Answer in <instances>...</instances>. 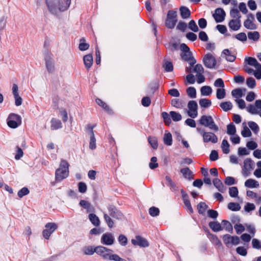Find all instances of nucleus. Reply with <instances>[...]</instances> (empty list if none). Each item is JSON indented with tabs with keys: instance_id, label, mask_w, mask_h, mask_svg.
Returning <instances> with one entry per match:
<instances>
[{
	"instance_id": "nucleus-1",
	"label": "nucleus",
	"mask_w": 261,
	"mask_h": 261,
	"mask_svg": "<svg viewBox=\"0 0 261 261\" xmlns=\"http://www.w3.org/2000/svg\"><path fill=\"white\" fill-rule=\"evenodd\" d=\"M46 4L49 12L58 14L67 10L71 0H46Z\"/></svg>"
},
{
	"instance_id": "nucleus-2",
	"label": "nucleus",
	"mask_w": 261,
	"mask_h": 261,
	"mask_svg": "<svg viewBox=\"0 0 261 261\" xmlns=\"http://www.w3.org/2000/svg\"><path fill=\"white\" fill-rule=\"evenodd\" d=\"M245 61L248 65L244 67V71L249 74H253L258 80L261 79V64H260L256 59L252 57L245 58Z\"/></svg>"
},
{
	"instance_id": "nucleus-3",
	"label": "nucleus",
	"mask_w": 261,
	"mask_h": 261,
	"mask_svg": "<svg viewBox=\"0 0 261 261\" xmlns=\"http://www.w3.org/2000/svg\"><path fill=\"white\" fill-rule=\"evenodd\" d=\"M69 164L64 160H62L59 168L55 172V179L57 182H60L69 175Z\"/></svg>"
},
{
	"instance_id": "nucleus-4",
	"label": "nucleus",
	"mask_w": 261,
	"mask_h": 261,
	"mask_svg": "<svg viewBox=\"0 0 261 261\" xmlns=\"http://www.w3.org/2000/svg\"><path fill=\"white\" fill-rule=\"evenodd\" d=\"M199 123L215 132H217L219 130V128L215 124L213 118L210 115H202L199 120Z\"/></svg>"
},
{
	"instance_id": "nucleus-5",
	"label": "nucleus",
	"mask_w": 261,
	"mask_h": 261,
	"mask_svg": "<svg viewBox=\"0 0 261 261\" xmlns=\"http://www.w3.org/2000/svg\"><path fill=\"white\" fill-rule=\"evenodd\" d=\"M7 121L10 127L16 128L21 124V118L19 115H9Z\"/></svg>"
},
{
	"instance_id": "nucleus-6",
	"label": "nucleus",
	"mask_w": 261,
	"mask_h": 261,
	"mask_svg": "<svg viewBox=\"0 0 261 261\" xmlns=\"http://www.w3.org/2000/svg\"><path fill=\"white\" fill-rule=\"evenodd\" d=\"M44 58L46 67L48 72L49 73L54 72L55 71V66L53 55L51 53L47 52L45 54Z\"/></svg>"
},
{
	"instance_id": "nucleus-7",
	"label": "nucleus",
	"mask_w": 261,
	"mask_h": 261,
	"mask_svg": "<svg viewBox=\"0 0 261 261\" xmlns=\"http://www.w3.org/2000/svg\"><path fill=\"white\" fill-rule=\"evenodd\" d=\"M203 61L204 65L208 68H214L217 65L216 58L210 53L207 54L204 56Z\"/></svg>"
},
{
	"instance_id": "nucleus-8",
	"label": "nucleus",
	"mask_w": 261,
	"mask_h": 261,
	"mask_svg": "<svg viewBox=\"0 0 261 261\" xmlns=\"http://www.w3.org/2000/svg\"><path fill=\"white\" fill-rule=\"evenodd\" d=\"M45 227L42 232V235L45 239H49L51 234L53 233L58 228L57 225L55 223H47L45 224Z\"/></svg>"
},
{
	"instance_id": "nucleus-9",
	"label": "nucleus",
	"mask_w": 261,
	"mask_h": 261,
	"mask_svg": "<svg viewBox=\"0 0 261 261\" xmlns=\"http://www.w3.org/2000/svg\"><path fill=\"white\" fill-rule=\"evenodd\" d=\"M253 165L254 163L251 159L247 158L244 160L242 169V174L244 176H249L251 171L253 169Z\"/></svg>"
},
{
	"instance_id": "nucleus-10",
	"label": "nucleus",
	"mask_w": 261,
	"mask_h": 261,
	"mask_svg": "<svg viewBox=\"0 0 261 261\" xmlns=\"http://www.w3.org/2000/svg\"><path fill=\"white\" fill-rule=\"evenodd\" d=\"M246 110L248 113L257 114H261V100H256L254 105H249L246 107Z\"/></svg>"
},
{
	"instance_id": "nucleus-11",
	"label": "nucleus",
	"mask_w": 261,
	"mask_h": 261,
	"mask_svg": "<svg viewBox=\"0 0 261 261\" xmlns=\"http://www.w3.org/2000/svg\"><path fill=\"white\" fill-rule=\"evenodd\" d=\"M176 13L173 11H169L167 14L166 25L169 29H173L176 22Z\"/></svg>"
},
{
	"instance_id": "nucleus-12",
	"label": "nucleus",
	"mask_w": 261,
	"mask_h": 261,
	"mask_svg": "<svg viewBox=\"0 0 261 261\" xmlns=\"http://www.w3.org/2000/svg\"><path fill=\"white\" fill-rule=\"evenodd\" d=\"M108 210L109 215L113 218L119 220L122 219L123 216L122 213L119 210H117L115 206L110 205L108 207Z\"/></svg>"
},
{
	"instance_id": "nucleus-13",
	"label": "nucleus",
	"mask_w": 261,
	"mask_h": 261,
	"mask_svg": "<svg viewBox=\"0 0 261 261\" xmlns=\"http://www.w3.org/2000/svg\"><path fill=\"white\" fill-rule=\"evenodd\" d=\"M131 242L134 245H137L141 247H147L149 246L148 241L140 236H136L135 239H132Z\"/></svg>"
},
{
	"instance_id": "nucleus-14",
	"label": "nucleus",
	"mask_w": 261,
	"mask_h": 261,
	"mask_svg": "<svg viewBox=\"0 0 261 261\" xmlns=\"http://www.w3.org/2000/svg\"><path fill=\"white\" fill-rule=\"evenodd\" d=\"M110 251H112V250L103 246H100L96 247V253L102 256V257L105 259H109L110 255Z\"/></svg>"
},
{
	"instance_id": "nucleus-15",
	"label": "nucleus",
	"mask_w": 261,
	"mask_h": 261,
	"mask_svg": "<svg viewBox=\"0 0 261 261\" xmlns=\"http://www.w3.org/2000/svg\"><path fill=\"white\" fill-rule=\"evenodd\" d=\"M202 136L203 142L205 143L211 142L213 143H216L218 142V138L213 133L204 132Z\"/></svg>"
},
{
	"instance_id": "nucleus-16",
	"label": "nucleus",
	"mask_w": 261,
	"mask_h": 261,
	"mask_svg": "<svg viewBox=\"0 0 261 261\" xmlns=\"http://www.w3.org/2000/svg\"><path fill=\"white\" fill-rule=\"evenodd\" d=\"M180 193L181 194L182 199L183 200V202L186 206L187 208L188 211H189L190 213H193V210L191 206L190 201L188 195L187 194V193L183 190L181 189L180 190Z\"/></svg>"
},
{
	"instance_id": "nucleus-17",
	"label": "nucleus",
	"mask_w": 261,
	"mask_h": 261,
	"mask_svg": "<svg viewBox=\"0 0 261 261\" xmlns=\"http://www.w3.org/2000/svg\"><path fill=\"white\" fill-rule=\"evenodd\" d=\"M180 56L182 60L189 62L191 66H192L196 63V60L192 57V54L190 51L182 52L180 54Z\"/></svg>"
},
{
	"instance_id": "nucleus-18",
	"label": "nucleus",
	"mask_w": 261,
	"mask_h": 261,
	"mask_svg": "<svg viewBox=\"0 0 261 261\" xmlns=\"http://www.w3.org/2000/svg\"><path fill=\"white\" fill-rule=\"evenodd\" d=\"M225 13L221 8H217L215 10L213 17L217 22H220L224 20Z\"/></svg>"
},
{
	"instance_id": "nucleus-19",
	"label": "nucleus",
	"mask_w": 261,
	"mask_h": 261,
	"mask_svg": "<svg viewBox=\"0 0 261 261\" xmlns=\"http://www.w3.org/2000/svg\"><path fill=\"white\" fill-rule=\"evenodd\" d=\"M114 242V238L111 233L103 234L101 239V243L106 245H111Z\"/></svg>"
},
{
	"instance_id": "nucleus-20",
	"label": "nucleus",
	"mask_w": 261,
	"mask_h": 261,
	"mask_svg": "<svg viewBox=\"0 0 261 261\" xmlns=\"http://www.w3.org/2000/svg\"><path fill=\"white\" fill-rule=\"evenodd\" d=\"M188 114H197L198 105L197 102L194 100H191L188 102Z\"/></svg>"
},
{
	"instance_id": "nucleus-21",
	"label": "nucleus",
	"mask_w": 261,
	"mask_h": 261,
	"mask_svg": "<svg viewBox=\"0 0 261 261\" xmlns=\"http://www.w3.org/2000/svg\"><path fill=\"white\" fill-rule=\"evenodd\" d=\"M228 26L231 30L238 31L241 26V20L236 19H232L229 21Z\"/></svg>"
},
{
	"instance_id": "nucleus-22",
	"label": "nucleus",
	"mask_w": 261,
	"mask_h": 261,
	"mask_svg": "<svg viewBox=\"0 0 261 261\" xmlns=\"http://www.w3.org/2000/svg\"><path fill=\"white\" fill-rule=\"evenodd\" d=\"M209 227L214 232H218L223 229V227L218 221H211L208 223Z\"/></svg>"
},
{
	"instance_id": "nucleus-23",
	"label": "nucleus",
	"mask_w": 261,
	"mask_h": 261,
	"mask_svg": "<svg viewBox=\"0 0 261 261\" xmlns=\"http://www.w3.org/2000/svg\"><path fill=\"white\" fill-rule=\"evenodd\" d=\"M180 173L182 174L185 178L189 180H191L193 179V172L188 167L181 169Z\"/></svg>"
},
{
	"instance_id": "nucleus-24",
	"label": "nucleus",
	"mask_w": 261,
	"mask_h": 261,
	"mask_svg": "<svg viewBox=\"0 0 261 261\" xmlns=\"http://www.w3.org/2000/svg\"><path fill=\"white\" fill-rule=\"evenodd\" d=\"M84 65L87 69H89L93 65V57L91 54L85 56L83 58Z\"/></svg>"
},
{
	"instance_id": "nucleus-25",
	"label": "nucleus",
	"mask_w": 261,
	"mask_h": 261,
	"mask_svg": "<svg viewBox=\"0 0 261 261\" xmlns=\"http://www.w3.org/2000/svg\"><path fill=\"white\" fill-rule=\"evenodd\" d=\"M214 186L217 189V190L221 192L224 193L226 190V188L224 186L222 182L220 179L216 178L213 179V181Z\"/></svg>"
},
{
	"instance_id": "nucleus-26",
	"label": "nucleus",
	"mask_w": 261,
	"mask_h": 261,
	"mask_svg": "<svg viewBox=\"0 0 261 261\" xmlns=\"http://www.w3.org/2000/svg\"><path fill=\"white\" fill-rule=\"evenodd\" d=\"M221 56L229 62H233L236 58V56L232 55L227 49H225L223 51Z\"/></svg>"
},
{
	"instance_id": "nucleus-27",
	"label": "nucleus",
	"mask_w": 261,
	"mask_h": 261,
	"mask_svg": "<svg viewBox=\"0 0 261 261\" xmlns=\"http://www.w3.org/2000/svg\"><path fill=\"white\" fill-rule=\"evenodd\" d=\"M245 186L249 188H257L259 187V183L256 180L250 178L246 180Z\"/></svg>"
},
{
	"instance_id": "nucleus-28",
	"label": "nucleus",
	"mask_w": 261,
	"mask_h": 261,
	"mask_svg": "<svg viewBox=\"0 0 261 261\" xmlns=\"http://www.w3.org/2000/svg\"><path fill=\"white\" fill-rule=\"evenodd\" d=\"M221 226L225 229V230L230 233H232L233 227L231 224L226 220H223L221 222Z\"/></svg>"
},
{
	"instance_id": "nucleus-29",
	"label": "nucleus",
	"mask_w": 261,
	"mask_h": 261,
	"mask_svg": "<svg viewBox=\"0 0 261 261\" xmlns=\"http://www.w3.org/2000/svg\"><path fill=\"white\" fill-rule=\"evenodd\" d=\"M62 127V123L60 120L53 118L51 120V129L53 130L58 129Z\"/></svg>"
},
{
	"instance_id": "nucleus-30",
	"label": "nucleus",
	"mask_w": 261,
	"mask_h": 261,
	"mask_svg": "<svg viewBox=\"0 0 261 261\" xmlns=\"http://www.w3.org/2000/svg\"><path fill=\"white\" fill-rule=\"evenodd\" d=\"M89 219L91 222L95 226H98L100 224V220L98 217L94 214H90Z\"/></svg>"
},
{
	"instance_id": "nucleus-31",
	"label": "nucleus",
	"mask_w": 261,
	"mask_h": 261,
	"mask_svg": "<svg viewBox=\"0 0 261 261\" xmlns=\"http://www.w3.org/2000/svg\"><path fill=\"white\" fill-rule=\"evenodd\" d=\"M221 108L225 112H227L232 108V103L230 101H225L220 104Z\"/></svg>"
},
{
	"instance_id": "nucleus-32",
	"label": "nucleus",
	"mask_w": 261,
	"mask_h": 261,
	"mask_svg": "<svg viewBox=\"0 0 261 261\" xmlns=\"http://www.w3.org/2000/svg\"><path fill=\"white\" fill-rule=\"evenodd\" d=\"M212 89L210 86H204L201 88L200 92L202 95L208 96L212 93Z\"/></svg>"
},
{
	"instance_id": "nucleus-33",
	"label": "nucleus",
	"mask_w": 261,
	"mask_h": 261,
	"mask_svg": "<svg viewBox=\"0 0 261 261\" xmlns=\"http://www.w3.org/2000/svg\"><path fill=\"white\" fill-rule=\"evenodd\" d=\"M148 141L153 149H156L158 148V140L155 137L149 136Z\"/></svg>"
},
{
	"instance_id": "nucleus-34",
	"label": "nucleus",
	"mask_w": 261,
	"mask_h": 261,
	"mask_svg": "<svg viewBox=\"0 0 261 261\" xmlns=\"http://www.w3.org/2000/svg\"><path fill=\"white\" fill-rule=\"evenodd\" d=\"M244 25L245 27L248 29L255 30L256 29V24L252 20L249 19H247L244 21Z\"/></svg>"
},
{
	"instance_id": "nucleus-35",
	"label": "nucleus",
	"mask_w": 261,
	"mask_h": 261,
	"mask_svg": "<svg viewBox=\"0 0 261 261\" xmlns=\"http://www.w3.org/2000/svg\"><path fill=\"white\" fill-rule=\"evenodd\" d=\"M229 146L228 141L226 139H224L222 142L221 148L224 154L229 153L230 152Z\"/></svg>"
},
{
	"instance_id": "nucleus-36",
	"label": "nucleus",
	"mask_w": 261,
	"mask_h": 261,
	"mask_svg": "<svg viewBox=\"0 0 261 261\" xmlns=\"http://www.w3.org/2000/svg\"><path fill=\"white\" fill-rule=\"evenodd\" d=\"M164 143L165 144L170 146L172 144V137L170 133H166L164 137Z\"/></svg>"
},
{
	"instance_id": "nucleus-37",
	"label": "nucleus",
	"mask_w": 261,
	"mask_h": 261,
	"mask_svg": "<svg viewBox=\"0 0 261 261\" xmlns=\"http://www.w3.org/2000/svg\"><path fill=\"white\" fill-rule=\"evenodd\" d=\"M207 231H209L208 230H207ZM208 236L214 245L217 246L222 245L220 241L216 235L211 233L210 232H208Z\"/></svg>"
},
{
	"instance_id": "nucleus-38",
	"label": "nucleus",
	"mask_w": 261,
	"mask_h": 261,
	"mask_svg": "<svg viewBox=\"0 0 261 261\" xmlns=\"http://www.w3.org/2000/svg\"><path fill=\"white\" fill-rule=\"evenodd\" d=\"M231 94L236 99H239L243 95V90L240 88L235 89L231 91Z\"/></svg>"
},
{
	"instance_id": "nucleus-39",
	"label": "nucleus",
	"mask_w": 261,
	"mask_h": 261,
	"mask_svg": "<svg viewBox=\"0 0 261 261\" xmlns=\"http://www.w3.org/2000/svg\"><path fill=\"white\" fill-rule=\"evenodd\" d=\"M180 14L183 18H189L190 16V11L186 7H181L180 8Z\"/></svg>"
},
{
	"instance_id": "nucleus-40",
	"label": "nucleus",
	"mask_w": 261,
	"mask_h": 261,
	"mask_svg": "<svg viewBox=\"0 0 261 261\" xmlns=\"http://www.w3.org/2000/svg\"><path fill=\"white\" fill-rule=\"evenodd\" d=\"M199 103L200 107L204 108H208L212 105L211 101L206 98L200 99L199 101Z\"/></svg>"
},
{
	"instance_id": "nucleus-41",
	"label": "nucleus",
	"mask_w": 261,
	"mask_h": 261,
	"mask_svg": "<svg viewBox=\"0 0 261 261\" xmlns=\"http://www.w3.org/2000/svg\"><path fill=\"white\" fill-rule=\"evenodd\" d=\"M226 96V91L224 88H218L216 91V97L218 99H223Z\"/></svg>"
},
{
	"instance_id": "nucleus-42",
	"label": "nucleus",
	"mask_w": 261,
	"mask_h": 261,
	"mask_svg": "<svg viewBox=\"0 0 261 261\" xmlns=\"http://www.w3.org/2000/svg\"><path fill=\"white\" fill-rule=\"evenodd\" d=\"M227 207L232 211H238L241 209L240 204L236 202H229L227 205Z\"/></svg>"
},
{
	"instance_id": "nucleus-43",
	"label": "nucleus",
	"mask_w": 261,
	"mask_h": 261,
	"mask_svg": "<svg viewBox=\"0 0 261 261\" xmlns=\"http://www.w3.org/2000/svg\"><path fill=\"white\" fill-rule=\"evenodd\" d=\"M83 251L85 254L92 255L94 252L96 253V247L93 248L91 246H86L83 248Z\"/></svg>"
},
{
	"instance_id": "nucleus-44",
	"label": "nucleus",
	"mask_w": 261,
	"mask_h": 261,
	"mask_svg": "<svg viewBox=\"0 0 261 261\" xmlns=\"http://www.w3.org/2000/svg\"><path fill=\"white\" fill-rule=\"evenodd\" d=\"M207 207V205L205 204V202H200L197 205V209L198 211V213L200 214H204Z\"/></svg>"
},
{
	"instance_id": "nucleus-45",
	"label": "nucleus",
	"mask_w": 261,
	"mask_h": 261,
	"mask_svg": "<svg viewBox=\"0 0 261 261\" xmlns=\"http://www.w3.org/2000/svg\"><path fill=\"white\" fill-rule=\"evenodd\" d=\"M230 15L232 19H236L240 20L241 16L239 11L237 9H232L230 10Z\"/></svg>"
},
{
	"instance_id": "nucleus-46",
	"label": "nucleus",
	"mask_w": 261,
	"mask_h": 261,
	"mask_svg": "<svg viewBox=\"0 0 261 261\" xmlns=\"http://www.w3.org/2000/svg\"><path fill=\"white\" fill-rule=\"evenodd\" d=\"M236 133V128L234 124L230 123L227 126V133L229 135H234Z\"/></svg>"
},
{
	"instance_id": "nucleus-47",
	"label": "nucleus",
	"mask_w": 261,
	"mask_h": 261,
	"mask_svg": "<svg viewBox=\"0 0 261 261\" xmlns=\"http://www.w3.org/2000/svg\"><path fill=\"white\" fill-rule=\"evenodd\" d=\"M187 93L191 98H194L196 96V91L195 88L190 87L187 89Z\"/></svg>"
},
{
	"instance_id": "nucleus-48",
	"label": "nucleus",
	"mask_w": 261,
	"mask_h": 261,
	"mask_svg": "<svg viewBox=\"0 0 261 261\" xmlns=\"http://www.w3.org/2000/svg\"><path fill=\"white\" fill-rule=\"evenodd\" d=\"M89 45L85 42L84 39H81L80 40V43L79 44V48L80 50L82 51L87 50L89 48Z\"/></svg>"
},
{
	"instance_id": "nucleus-49",
	"label": "nucleus",
	"mask_w": 261,
	"mask_h": 261,
	"mask_svg": "<svg viewBox=\"0 0 261 261\" xmlns=\"http://www.w3.org/2000/svg\"><path fill=\"white\" fill-rule=\"evenodd\" d=\"M248 37L249 39L257 41L259 38V34L258 32H249Z\"/></svg>"
},
{
	"instance_id": "nucleus-50",
	"label": "nucleus",
	"mask_w": 261,
	"mask_h": 261,
	"mask_svg": "<svg viewBox=\"0 0 261 261\" xmlns=\"http://www.w3.org/2000/svg\"><path fill=\"white\" fill-rule=\"evenodd\" d=\"M149 213L152 217H156L159 215L160 210L158 207L152 206L149 209Z\"/></svg>"
},
{
	"instance_id": "nucleus-51",
	"label": "nucleus",
	"mask_w": 261,
	"mask_h": 261,
	"mask_svg": "<svg viewBox=\"0 0 261 261\" xmlns=\"http://www.w3.org/2000/svg\"><path fill=\"white\" fill-rule=\"evenodd\" d=\"M151 162L149 164V167L151 169H154L159 166L157 162V158L155 156H153L151 158Z\"/></svg>"
},
{
	"instance_id": "nucleus-52",
	"label": "nucleus",
	"mask_w": 261,
	"mask_h": 261,
	"mask_svg": "<svg viewBox=\"0 0 261 261\" xmlns=\"http://www.w3.org/2000/svg\"><path fill=\"white\" fill-rule=\"evenodd\" d=\"M238 193V190L236 187H232L229 189V194L231 197H237Z\"/></svg>"
},
{
	"instance_id": "nucleus-53",
	"label": "nucleus",
	"mask_w": 261,
	"mask_h": 261,
	"mask_svg": "<svg viewBox=\"0 0 261 261\" xmlns=\"http://www.w3.org/2000/svg\"><path fill=\"white\" fill-rule=\"evenodd\" d=\"M104 218L108 226L110 228H112L114 224L113 220L108 215V214L106 213H104Z\"/></svg>"
},
{
	"instance_id": "nucleus-54",
	"label": "nucleus",
	"mask_w": 261,
	"mask_h": 261,
	"mask_svg": "<svg viewBox=\"0 0 261 261\" xmlns=\"http://www.w3.org/2000/svg\"><path fill=\"white\" fill-rule=\"evenodd\" d=\"M30 191L28 188L23 187L18 192V196L22 198L23 196L28 195Z\"/></svg>"
},
{
	"instance_id": "nucleus-55",
	"label": "nucleus",
	"mask_w": 261,
	"mask_h": 261,
	"mask_svg": "<svg viewBox=\"0 0 261 261\" xmlns=\"http://www.w3.org/2000/svg\"><path fill=\"white\" fill-rule=\"evenodd\" d=\"M78 189L80 193H85L87 190L86 184L84 182H80L78 184Z\"/></svg>"
},
{
	"instance_id": "nucleus-56",
	"label": "nucleus",
	"mask_w": 261,
	"mask_h": 261,
	"mask_svg": "<svg viewBox=\"0 0 261 261\" xmlns=\"http://www.w3.org/2000/svg\"><path fill=\"white\" fill-rule=\"evenodd\" d=\"M189 28L194 32H197L198 31V27L194 20H191L189 23Z\"/></svg>"
},
{
	"instance_id": "nucleus-57",
	"label": "nucleus",
	"mask_w": 261,
	"mask_h": 261,
	"mask_svg": "<svg viewBox=\"0 0 261 261\" xmlns=\"http://www.w3.org/2000/svg\"><path fill=\"white\" fill-rule=\"evenodd\" d=\"M118 242L122 246H125L127 244V239L123 234H120L118 238Z\"/></svg>"
},
{
	"instance_id": "nucleus-58",
	"label": "nucleus",
	"mask_w": 261,
	"mask_h": 261,
	"mask_svg": "<svg viewBox=\"0 0 261 261\" xmlns=\"http://www.w3.org/2000/svg\"><path fill=\"white\" fill-rule=\"evenodd\" d=\"M171 105L176 108H182V103L181 100H180L179 99H173L171 101Z\"/></svg>"
},
{
	"instance_id": "nucleus-59",
	"label": "nucleus",
	"mask_w": 261,
	"mask_h": 261,
	"mask_svg": "<svg viewBox=\"0 0 261 261\" xmlns=\"http://www.w3.org/2000/svg\"><path fill=\"white\" fill-rule=\"evenodd\" d=\"M252 245L254 249H261V242L257 239H252Z\"/></svg>"
},
{
	"instance_id": "nucleus-60",
	"label": "nucleus",
	"mask_w": 261,
	"mask_h": 261,
	"mask_svg": "<svg viewBox=\"0 0 261 261\" xmlns=\"http://www.w3.org/2000/svg\"><path fill=\"white\" fill-rule=\"evenodd\" d=\"M232 237L228 234H226L223 237V241L224 244L227 246H229V245L231 243Z\"/></svg>"
},
{
	"instance_id": "nucleus-61",
	"label": "nucleus",
	"mask_w": 261,
	"mask_h": 261,
	"mask_svg": "<svg viewBox=\"0 0 261 261\" xmlns=\"http://www.w3.org/2000/svg\"><path fill=\"white\" fill-rule=\"evenodd\" d=\"M249 127L255 133H256L259 130V127L257 124L253 121H249L248 122Z\"/></svg>"
},
{
	"instance_id": "nucleus-62",
	"label": "nucleus",
	"mask_w": 261,
	"mask_h": 261,
	"mask_svg": "<svg viewBox=\"0 0 261 261\" xmlns=\"http://www.w3.org/2000/svg\"><path fill=\"white\" fill-rule=\"evenodd\" d=\"M207 216L210 218L216 219L218 216V213L215 210H209L207 211Z\"/></svg>"
},
{
	"instance_id": "nucleus-63",
	"label": "nucleus",
	"mask_w": 261,
	"mask_h": 261,
	"mask_svg": "<svg viewBox=\"0 0 261 261\" xmlns=\"http://www.w3.org/2000/svg\"><path fill=\"white\" fill-rule=\"evenodd\" d=\"M234 228L238 234H241L245 230V227L241 224L234 225Z\"/></svg>"
},
{
	"instance_id": "nucleus-64",
	"label": "nucleus",
	"mask_w": 261,
	"mask_h": 261,
	"mask_svg": "<svg viewBox=\"0 0 261 261\" xmlns=\"http://www.w3.org/2000/svg\"><path fill=\"white\" fill-rule=\"evenodd\" d=\"M241 134L243 137L246 138L251 136V132L247 126H245L241 132Z\"/></svg>"
}]
</instances>
